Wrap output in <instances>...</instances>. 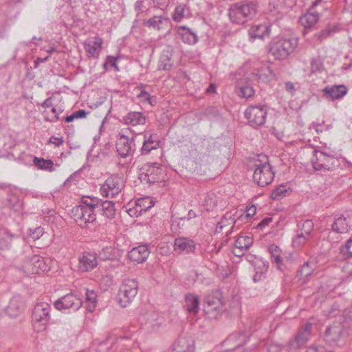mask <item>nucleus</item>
Masks as SVG:
<instances>
[{
    "label": "nucleus",
    "instance_id": "obj_10",
    "mask_svg": "<svg viewBox=\"0 0 352 352\" xmlns=\"http://www.w3.org/2000/svg\"><path fill=\"white\" fill-rule=\"evenodd\" d=\"M123 187V179L118 175H112L105 181L100 191L103 196L114 197L120 192Z\"/></svg>",
    "mask_w": 352,
    "mask_h": 352
},
{
    "label": "nucleus",
    "instance_id": "obj_25",
    "mask_svg": "<svg viewBox=\"0 0 352 352\" xmlns=\"http://www.w3.org/2000/svg\"><path fill=\"white\" fill-rule=\"evenodd\" d=\"M174 352H193V341L186 337H179L175 344Z\"/></svg>",
    "mask_w": 352,
    "mask_h": 352
},
{
    "label": "nucleus",
    "instance_id": "obj_22",
    "mask_svg": "<svg viewBox=\"0 0 352 352\" xmlns=\"http://www.w3.org/2000/svg\"><path fill=\"white\" fill-rule=\"evenodd\" d=\"M23 307V302L20 296H13L6 307L5 311L11 317L16 316Z\"/></svg>",
    "mask_w": 352,
    "mask_h": 352
},
{
    "label": "nucleus",
    "instance_id": "obj_54",
    "mask_svg": "<svg viewBox=\"0 0 352 352\" xmlns=\"http://www.w3.org/2000/svg\"><path fill=\"white\" fill-rule=\"evenodd\" d=\"M89 113V111H87L84 109H80L74 113H73V115L74 116L75 119L78 118H84Z\"/></svg>",
    "mask_w": 352,
    "mask_h": 352
},
{
    "label": "nucleus",
    "instance_id": "obj_32",
    "mask_svg": "<svg viewBox=\"0 0 352 352\" xmlns=\"http://www.w3.org/2000/svg\"><path fill=\"white\" fill-rule=\"evenodd\" d=\"M159 146L160 142L155 140L153 135H150L148 138L145 135L141 153L142 155L148 154L151 151L157 148Z\"/></svg>",
    "mask_w": 352,
    "mask_h": 352
},
{
    "label": "nucleus",
    "instance_id": "obj_40",
    "mask_svg": "<svg viewBox=\"0 0 352 352\" xmlns=\"http://www.w3.org/2000/svg\"><path fill=\"white\" fill-rule=\"evenodd\" d=\"M83 45L85 50L87 52L89 58H95L98 56L100 50L96 46L93 45L91 43L87 42H84Z\"/></svg>",
    "mask_w": 352,
    "mask_h": 352
},
{
    "label": "nucleus",
    "instance_id": "obj_27",
    "mask_svg": "<svg viewBox=\"0 0 352 352\" xmlns=\"http://www.w3.org/2000/svg\"><path fill=\"white\" fill-rule=\"evenodd\" d=\"M96 211H102V215L109 219H112L116 213L115 204L110 201H102L99 200Z\"/></svg>",
    "mask_w": 352,
    "mask_h": 352
},
{
    "label": "nucleus",
    "instance_id": "obj_20",
    "mask_svg": "<svg viewBox=\"0 0 352 352\" xmlns=\"http://www.w3.org/2000/svg\"><path fill=\"white\" fill-rule=\"evenodd\" d=\"M314 228V223L311 220H307L304 221L301 227V231L298 234L293 243L296 245H300L305 243V241L309 236Z\"/></svg>",
    "mask_w": 352,
    "mask_h": 352
},
{
    "label": "nucleus",
    "instance_id": "obj_12",
    "mask_svg": "<svg viewBox=\"0 0 352 352\" xmlns=\"http://www.w3.org/2000/svg\"><path fill=\"white\" fill-rule=\"evenodd\" d=\"M51 306L45 302H40L34 306L32 311V320L35 323H40L43 328L49 322Z\"/></svg>",
    "mask_w": 352,
    "mask_h": 352
},
{
    "label": "nucleus",
    "instance_id": "obj_29",
    "mask_svg": "<svg viewBox=\"0 0 352 352\" xmlns=\"http://www.w3.org/2000/svg\"><path fill=\"white\" fill-rule=\"evenodd\" d=\"M186 309L189 313L196 314L199 309V300L197 296L188 294L185 296Z\"/></svg>",
    "mask_w": 352,
    "mask_h": 352
},
{
    "label": "nucleus",
    "instance_id": "obj_42",
    "mask_svg": "<svg viewBox=\"0 0 352 352\" xmlns=\"http://www.w3.org/2000/svg\"><path fill=\"white\" fill-rule=\"evenodd\" d=\"M160 63V68L164 70H169L173 65L168 54L162 55Z\"/></svg>",
    "mask_w": 352,
    "mask_h": 352
},
{
    "label": "nucleus",
    "instance_id": "obj_11",
    "mask_svg": "<svg viewBox=\"0 0 352 352\" xmlns=\"http://www.w3.org/2000/svg\"><path fill=\"white\" fill-rule=\"evenodd\" d=\"M315 158L311 160L314 168L316 170H331L336 166L338 160L332 155H328L324 152L314 151Z\"/></svg>",
    "mask_w": 352,
    "mask_h": 352
},
{
    "label": "nucleus",
    "instance_id": "obj_39",
    "mask_svg": "<svg viewBox=\"0 0 352 352\" xmlns=\"http://www.w3.org/2000/svg\"><path fill=\"white\" fill-rule=\"evenodd\" d=\"M217 200L214 194H208L205 198L204 207L208 211L212 210L217 206Z\"/></svg>",
    "mask_w": 352,
    "mask_h": 352
},
{
    "label": "nucleus",
    "instance_id": "obj_7",
    "mask_svg": "<svg viewBox=\"0 0 352 352\" xmlns=\"http://www.w3.org/2000/svg\"><path fill=\"white\" fill-rule=\"evenodd\" d=\"M89 206H75L72 209V214L75 221L81 226L86 227L87 223H93L96 219L94 205L87 204Z\"/></svg>",
    "mask_w": 352,
    "mask_h": 352
},
{
    "label": "nucleus",
    "instance_id": "obj_19",
    "mask_svg": "<svg viewBox=\"0 0 352 352\" xmlns=\"http://www.w3.org/2000/svg\"><path fill=\"white\" fill-rule=\"evenodd\" d=\"M344 327L340 322H334L327 327L324 332V338L327 342L337 341L342 336Z\"/></svg>",
    "mask_w": 352,
    "mask_h": 352
},
{
    "label": "nucleus",
    "instance_id": "obj_46",
    "mask_svg": "<svg viewBox=\"0 0 352 352\" xmlns=\"http://www.w3.org/2000/svg\"><path fill=\"white\" fill-rule=\"evenodd\" d=\"M99 199L96 197H87L86 199L82 198V204L78 206H89L87 204H93L94 205V209L96 210Z\"/></svg>",
    "mask_w": 352,
    "mask_h": 352
},
{
    "label": "nucleus",
    "instance_id": "obj_37",
    "mask_svg": "<svg viewBox=\"0 0 352 352\" xmlns=\"http://www.w3.org/2000/svg\"><path fill=\"white\" fill-rule=\"evenodd\" d=\"M287 191V186L285 184H281L272 191L271 198L274 200L279 199L285 196Z\"/></svg>",
    "mask_w": 352,
    "mask_h": 352
},
{
    "label": "nucleus",
    "instance_id": "obj_56",
    "mask_svg": "<svg viewBox=\"0 0 352 352\" xmlns=\"http://www.w3.org/2000/svg\"><path fill=\"white\" fill-rule=\"evenodd\" d=\"M265 278V274L262 272L255 271V274L253 276V281L254 283L259 282Z\"/></svg>",
    "mask_w": 352,
    "mask_h": 352
},
{
    "label": "nucleus",
    "instance_id": "obj_35",
    "mask_svg": "<svg viewBox=\"0 0 352 352\" xmlns=\"http://www.w3.org/2000/svg\"><path fill=\"white\" fill-rule=\"evenodd\" d=\"M86 302L88 303V310L92 311L96 307L97 302V294L94 290L87 289Z\"/></svg>",
    "mask_w": 352,
    "mask_h": 352
},
{
    "label": "nucleus",
    "instance_id": "obj_58",
    "mask_svg": "<svg viewBox=\"0 0 352 352\" xmlns=\"http://www.w3.org/2000/svg\"><path fill=\"white\" fill-rule=\"evenodd\" d=\"M246 250H245L243 248H237V247L234 246L232 252H233L234 256L240 257V256H243L244 254V252Z\"/></svg>",
    "mask_w": 352,
    "mask_h": 352
},
{
    "label": "nucleus",
    "instance_id": "obj_48",
    "mask_svg": "<svg viewBox=\"0 0 352 352\" xmlns=\"http://www.w3.org/2000/svg\"><path fill=\"white\" fill-rule=\"evenodd\" d=\"M344 250L347 252L349 256H352V236L346 241L344 245L340 248V251L342 252H344Z\"/></svg>",
    "mask_w": 352,
    "mask_h": 352
},
{
    "label": "nucleus",
    "instance_id": "obj_36",
    "mask_svg": "<svg viewBox=\"0 0 352 352\" xmlns=\"http://www.w3.org/2000/svg\"><path fill=\"white\" fill-rule=\"evenodd\" d=\"M154 201L150 197H144L138 199L137 206L140 207V212L147 211L150 208L153 207Z\"/></svg>",
    "mask_w": 352,
    "mask_h": 352
},
{
    "label": "nucleus",
    "instance_id": "obj_52",
    "mask_svg": "<svg viewBox=\"0 0 352 352\" xmlns=\"http://www.w3.org/2000/svg\"><path fill=\"white\" fill-rule=\"evenodd\" d=\"M268 251L271 254L272 259L280 254V249L277 245L272 244L269 246Z\"/></svg>",
    "mask_w": 352,
    "mask_h": 352
},
{
    "label": "nucleus",
    "instance_id": "obj_31",
    "mask_svg": "<svg viewBox=\"0 0 352 352\" xmlns=\"http://www.w3.org/2000/svg\"><path fill=\"white\" fill-rule=\"evenodd\" d=\"M190 16L189 7L186 4H180L175 8L172 18L175 21L180 22L182 19H187Z\"/></svg>",
    "mask_w": 352,
    "mask_h": 352
},
{
    "label": "nucleus",
    "instance_id": "obj_13",
    "mask_svg": "<svg viewBox=\"0 0 352 352\" xmlns=\"http://www.w3.org/2000/svg\"><path fill=\"white\" fill-rule=\"evenodd\" d=\"M82 305V299L73 294H68L54 302L56 309L60 311L69 309L77 311L81 307Z\"/></svg>",
    "mask_w": 352,
    "mask_h": 352
},
{
    "label": "nucleus",
    "instance_id": "obj_4",
    "mask_svg": "<svg viewBox=\"0 0 352 352\" xmlns=\"http://www.w3.org/2000/svg\"><path fill=\"white\" fill-rule=\"evenodd\" d=\"M139 285L135 279H125L121 285L118 300L120 305L126 307L130 304L136 296Z\"/></svg>",
    "mask_w": 352,
    "mask_h": 352
},
{
    "label": "nucleus",
    "instance_id": "obj_63",
    "mask_svg": "<svg viewBox=\"0 0 352 352\" xmlns=\"http://www.w3.org/2000/svg\"><path fill=\"white\" fill-rule=\"evenodd\" d=\"M272 261L276 264V266L278 269H281V265H282V258L280 257V254L278 256H276L274 258H272Z\"/></svg>",
    "mask_w": 352,
    "mask_h": 352
},
{
    "label": "nucleus",
    "instance_id": "obj_3",
    "mask_svg": "<svg viewBox=\"0 0 352 352\" xmlns=\"http://www.w3.org/2000/svg\"><path fill=\"white\" fill-rule=\"evenodd\" d=\"M263 157L265 160L264 162L261 160L259 164L255 165L256 169L253 175L254 181L261 187L270 184L274 177V172L272 171V167L269 163L267 157L264 155Z\"/></svg>",
    "mask_w": 352,
    "mask_h": 352
},
{
    "label": "nucleus",
    "instance_id": "obj_33",
    "mask_svg": "<svg viewBox=\"0 0 352 352\" xmlns=\"http://www.w3.org/2000/svg\"><path fill=\"white\" fill-rule=\"evenodd\" d=\"M33 163L38 169L48 170L50 172L54 171V162L51 160H45L44 158L34 157Z\"/></svg>",
    "mask_w": 352,
    "mask_h": 352
},
{
    "label": "nucleus",
    "instance_id": "obj_2",
    "mask_svg": "<svg viewBox=\"0 0 352 352\" xmlns=\"http://www.w3.org/2000/svg\"><path fill=\"white\" fill-rule=\"evenodd\" d=\"M224 305L222 293L219 290L207 296L204 305L206 316L210 320L218 319L222 314Z\"/></svg>",
    "mask_w": 352,
    "mask_h": 352
},
{
    "label": "nucleus",
    "instance_id": "obj_9",
    "mask_svg": "<svg viewBox=\"0 0 352 352\" xmlns=\"http://www.w3.org/2000/svg\"><path fill=\"white\" fill-rule=\"evenodd\" d=\"M50 262L49 258H45L38 255H32L25 263L23 268L28 273L39 274L40 272H47L50 270L49 264Z\"/></svg>",
    "mask_w": 352,
    "mask_h": 352
},
{
    "label": "nucleus",
    "instance_id": "obj_30",
    "mask_svg": "<svg viewBox=\"0 0 352 352\" xmlns=\"http://www.w3.org/2000/svg\"><path fill=\"white\" fill-rule=\"evenodd\" d=\"M319 19V14L315 12H308L300 18V22L305 29L309 30L314 26Z\"/></svg>",
    "mask_w": 352,
    "mask_h": 352
},
{
    "label": "nucleus",
    "instance_id": "obj_45",
    "mask_svg": "<svg viewBox=\"0 0 352 352\" xmlns=\"http://www.w3.org/2000/svg\"><path fill=\"white\" fill-rule=\"evenodd\" d=\"M164 19L162 16H155L153 18L150 19L147 22L146 24L150 26L153 27L154 28L160 29L159 24L162 22V20Z\"/></svg>",
    "mask_w": 352,
    "mask_h": 352
},
{
    "label": "nucleus",
    "instance_id": "obj_23",
    "mask_svg": "<svg viewBox=\"0 0 352 352\" xmlns=\"http://www.w3.org/2000/svg\"><path fill=\"white\" fill-rule=\"evenodd\" d=\"M252 76L254 80L268 82L274 78V74L268 65H264L258 69L256 74L252 73Z\"/></svg>",
    "mask_w": 352,
    "mask_h": 352
},
{
    "label": "nucleus",
    "instance_id": "obj_49",
    "mask_svg": "<svg viewBox=\"0 0 352 352\" xmlns=\"http://www.w3.org/2000/svg\"><path fill=\"white\" fill-rule=\"evenodd\" d=\"M117 59H118L117 58L112 56H107L106 61L104 64V66L105 67L107 66L112 67H114L117 71H118V67L116 65Z\"/></svg>",
    "mask_w": 352,
    "mask_h": 352
},
{
    "label": "nucleus",
    "instance_id": "obj_55",
    "mask_svg": "<svg viewBox=\"0 0 352 352\" xmlns=\"http://www.w3.org/2000/svg\"><path fill=\"white\" fill-rule=\"evenodd\" d=\"M256 208L254 205L246 208L245 218L254 216L256 214Z\"/></svg>",
    "mask_w": 352,
    "mask_h": 352
},
{
    "label": "nucleus",
    "instance_id": "obj_16",
    "mask_svg": "<svg viewBox=\"0 0 352 352\" xmlns=\"http://www.w3.org/2000/svg\"><path fill=\"white\" fill-rule=\"evenodd\" d=\"M352 229V216L341 215L335 219L332 224V230L336 233H346Z\"/></svg>",
    "mask_w": 352,
    "mask_h": 352
},
{
    "label": "nucleus",
    "instance_id": "obj_24",
    "mask_svg": "<svg viewBox=\"0 0 352 352\" xmlns=\"http://www.w3.org/2000/svg\"><path fill=\"white\" fill-rule=\"evenodd\" d=\"M177 33L185 43L192 45L197 42V34L186 26H179L177 29Z\"/></svg>",
    "mask_w": 352,
    "mask_h": 352
},
{
    "label": "nucleus",
    "instance_id": "obj_38",
    "mask_svg": "<svg viewBox=\"0 0 352 352\" xmlns=\"http://www.w3.org/2000/svg\"><path fill=\"white\" fill-rule=\"evenodd\" d=\"M334 32V28H331L330 26H328L324 30H321L320 32L315 34V37L320 43H321L322 42L323 40L326 39L327 37L331 36V34Z\"/></svg>",
    "mask_w": 352,
    "mask_h": 352
},
{
    "label": "nucleus",
    "instance_id": "obj_61",
    "mask_svg": "<svg viewBox=\"0 0 352 352\" xmlns=\"http://www.w3.org/2000/svg\"><path fill=\"white\" fill-rule=\"evenodd\" d=\"M140 98H142L144 100L148 101L151 104V96L150 95L145 91H142L141 93L138 95Z\"/></svg>",
    "mask_w": 352,
    "mask_h": 352
},
{
    "label": "nucleus",
    "instance_id": "obj_59",
    "mask_svg": "<svg viewBox=\"0 0 352 352\" xmlns=\"http://www.w3.org/2000/svg\"><path fill=\"white\" fill-rule=\"evenodd\" d=\"M272 221V218L271 217H266L263 219L258 224V227L259 228H264L269 225V223Z\"/></svg>",
    "mask_w": 352,
    "mask_h": 352
},
{
    "label": "nucleus",
    "instance_id": "obj_44",
    "mask_svg": "<svg viewBox=\"0 0 352 352\" xmlns=\"http://www.w3.org/2000/svg\"><path fill=\"white\" fill-rule=\"evenodd\" d=\"M254 94V90L251 86H243L240 88V93L239 95L243 98H248L252 96Z\"/></svg>",
    "mask_w": 352,
    "mask_h": 352
},
{
    "label": "nucleus",
    "instance_id": "obj_28",
    "mask_svg": "<svg viewBox=\"0 0 352 352\" xmlns=\"http://www.w3.org/2000/svg\"><path fill=\"white\" fill-rule=\"evenodd\" d=\"M124 123L128 125H144L146 122V117L140 112H129L124 118Z\"/></svg>",
    "mask_w": 352,
    "mask_h": 352
},
{
    "label": "nucleus",
    "instance_id": "obj_15",
    "mask_svg": "<svg viewBox=\"0 0 352 352\" xmlns=\"http://www.w3.org/2000/svg\"><path fill=\"white\" fill-rule=\"evenodd\" d=\"M135 146L134 140L126 135H121L116 142V149L122 157H126L132 154Z\"/></svg>",
    "mask_w": 352,
    "mask_h": 352
},
{
    "label": "nucleus",
    "instance_id": "obj_34",
    "mask_svg": "<svg viewBox=\"0 0 352 352\" xmlns=\"http://www.w3.org/2000/svg\"><path fill=\"white\" fill-rule=\"evenodd\" d=\"M253 240L248 236H240L235 241V247L243 248L245 250H248L252 245Z\"/></svg>",
    "mask_w": 352,
    "mask_h": 352
},
{
    "label": "nucleus",
    "instance_id": "obj_8",
    "mask_svg": "<svg viewBox=\"0 0 352 352\" xmlns=\"http://www.w3.org/2000/svg\"><path fill=\"white\" fill-rule=\"evenodd\" d=\"M267 114L266 106L254 105L249 107L245 111V117L249 124L256 128L265 124Z\"/></svg>",
    "mask_w": 352,
    "mask_h": 352
},
{
    "label": "nucleus",
    "instance_id": "obj_57",
    "mask_svg": "<svg viewBox=\"0 0 352 352\" xmlns=\"http://www.w3.org/2000/svg\"><path fill=\"white\" fill-rule=\"evenodd\" d=\"M232 219V214L231 212H228L226 213V214L223 216V219L222 220L221 223L223 226H221V228L223 226H226L230 224V222H228L227 224L224 222V221H230Z\"/></svg>",
    "mask_w": 352,
    "mask_h": 352
},
{
    "label": "nucleus",
    "instance_id": "obj_14",
    "mask_svg": "<svg viewBox=\"0 0 352 352\" xmlns=\"http://www.w3.org/2000/svg\"><path fill=\"white\" fill-rule=\"evenodd\" d=\"M97 265L98 260L96 254L85 252L78 258V269L79 272H90L96 267Z\"/></svg>",
    "mask_w": 352,
    "mask_h": 352
},
{
    "label": "nucleus",
    "instance_id": "obj_21",
    "mask_svg": "<svg viewBox=\"0 0 352 352\" xmlns=\"http://www.w3.org/2000/svg\"><path fill=\"white\" fill-rule=\"evenodd\" d=\"M347 88L343 85L327 86L323 89V92L328 95L333 100L342 98L347 94Z\"/></svg>",
    "mask_w": 352,
    "mask_h": 352
},
{
    "label": "nucleus",
    "instance_id": "obj_50",
    "mask_svg": "<svg viewBox=\"0 0 352 352\" xmlns=\"http://www.w3.org/2000/svg\"><path fill=\"white\" fill-rule=\"evenodd\" d=\"M322 66V63L318 59L314 58L311 62V69L312 72H320Z\"/></svg>",
    "mask_w": 352,
    "mask_h": 352
},
{
    "label": "nucleus",
    "instance_id": "obj_26",
    "mask_svg": "<svg viewBox=\"0 0 352 352\" xmlns=\"http://www.w3.org/2000/svg\"><path fill=\"white\" fill-rule=\"evenodd\" d=\"M270 27L265 24L252 25L248 31L250 38L254 41L256 38L263 39L269 34Z\"/></svg>",
    "mask_w": 352,
    "mask_h": 352
},
{
    "label": "nucleus",
    "instance_id": "obj_17",
    "mask_svg": "<svg viewBox=\"0 0 352 352\" xmlns=\"http://www.w3.org/2000/svg\"><path fill=\"white\" fill-rule=\"evenodd\" d=\"M150 251L148 246L146 245H141L138 247L133 248L128 253L129 258L138 263L144 262L148 258Z\"/></svg>",
    "mask_w": 352,
    "mask_h": 352
},
{
    "label": "nucleus",
    "instance_id": "obj_62",
    "mask_svg": "<svg viewBox=\"0 0 352 352\" xmlns=\"http://www.w3.org/2000/svg\"><path fill=\"white\" fill-rule=\"evenodd\" d=\"M102 40L100 37H95L93 41V45L96 46L100 50L102 48Z\"/></svg>",
    "mask_w": 352,
    "mask_h": 352
},
{
    "label": "nucleus",
    "instance_id": "obj_60",
    "mask_svg": "<svg viewBox=\"0 0 352 352\" xmlns=\"http://www.w3.org/2000/svg\"><path fill=\"white\" fill-rule=\"evenodd\" d=\"M10 248V243L7 241L6 239H0V249L1 250H6Z\"/></svg>",
    "mask_w": 352,
    "mask_h": 352
},
{
    "label": "nucleus",
    "instance_id": "obj_1",
    "mask_svg": "<svg viewBox=\"0 0 352 352\" xmlns=\"http://www.w3.org/2000/svg\"><path fill=\"white\" fill-rule=\"evenodd\" d=\"M256 12V3L245 0L232 4L228 10V16L232 23L242 25L252 19Z\"/></svg>",
    "mask_w": 352,
    "mask_h": 352
},
{
    "label": "nucleus",
    "instance_id": "obj_18",
    "mask_svg": "<svg viewBox=\"0 0 352 352\" xmlns=\"http://www.w3.org/2000/svg\"><path fill=\"white\" fill-rule=\"evenodd\" d=\"M195 249L194 241L189 239L179 237L175 239L174 250L178 254L192 252Z\"/></svg>",
    "mask_w": 352,
    "mask_h": 352
},
{
    "label": "nucleus",
    "instance_id": "obj_43",
    "mask_svg": "<svg viewBox=\"0 0 352 352\" xmlns=\"http://www.w3.org/2000/svg\"><path fill=\"white\" fill-rule=\"evenodd\" d=\"M254 265V270L257 272H262V273L266 274L268 270V263L261 259H256L253 263Z\"/></svg>",
    "mask_w": 352,
    "mask_h": 352
},
{
    "label": "nucleus",
    "instance_id": "obj_51",
    "mask_svg": "<svg viewBox=\"0 0 352 352\" xmlns=\"http://www.w3.org/2000/svg\"><path fill=\"white\" fill-rule=\"evenodd\" d=\"M113 250L111 247H106L103 248L100 252V255L102 256V259H111V252Z\"/></svg>",
    "mask_w": 352,
    "mask_h": 352
},
{
    "label": "nucleus",
    "instance_id": "obj_53",
    "mask_svg": "<svg viewBox=\"0 0 352 352\" xmlns=\"http://www.w3.org/2000/svg\"><path fill=\"white\" fill-rule=\"evenodd\" d=\"M64 142V140L63 138H56L54 136H52L50 138V139L48 141L49 144H54L56 146H60L62 145Z\"/></svg>",
    "mask_w": 352,
    "mask_h": 352
},
{
    "label": "nucleus",
    "instance_id": "obj_5",
    "mask_svg": "<svg viewBox=\"0 0 352 352\" xmlns=\"http://www.w3.org/2000/svg\"><path fill=\"white\" fill-rule=\"evenodd\" d=\"M297 44L298 41L296 38L278 39L272 44L270 52L276 59H285L294 50Z\"/></svg>",
    "mask_w": 352,
    "mask_h": 352
},
{
    "label": "nucleus",
    "instance_id": "obj_6",
    "mask_svg": "<svg viewBox=\"0 0 352 352\" xmlns=\"http://www.w3.org/2000/svg\"><path fill=\"white\" fill-rule=\"evenodd\" d=\"M140 179L149 184L159 182L163 179L162 165L154 162L144 164L140 170Z\"/></svg>",
    "mask_w": 352,
    "mask_h": 352
},
{
    "label": "nucleus",
    "instance_id": "obj_64",
    "mask_svg": "<svg viewBox=\"0 0 352 352\" xmlns=\"http://www.w3.org/2000/svg\"><path fill=\"white\" fill-rule=\"evenodd\" d=\"M280 347L278 345H272L269 347L267 352H280Z\"/></svg>",
    "mask_w": 352,
    "mask_h": 352
},
{
    "label": "nucleus",
    "instance_id": "obj_41",
    "mask_svg": "<svg viewBox=\"0 0 352 352\" xmlns=\"http://www.w3.org/2000/svg\"><path fill=\"white\" fill-rule=\"evenodd\" d=\"M314 268L311 266H310L309 262H305L302 265L301 269L298 272V275L301 278H305L310 276L312 274Z\"/></svg>",
    "mask_w": 352,
    "mask_h": 352
},
{
    "label": "nucleus",
    "instance_id": "obj_47",
    "mask_svg": "<svg viewBox=\"0 0 352 352\" xmlns=\"http://www.w3.org/2000/svg\"><path fill=\"white\" fill-rule=\"evenodd\" d=\"M309 336V334H308V333H306V331H300L296 337L297 343L298 344H305L307 341Z\"/></svg>",
    "mask_w": 352,
    "mask_h": 352
}]
</instances>
